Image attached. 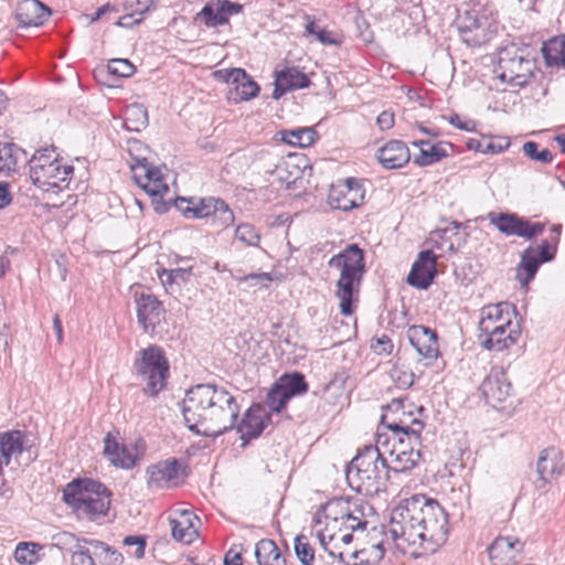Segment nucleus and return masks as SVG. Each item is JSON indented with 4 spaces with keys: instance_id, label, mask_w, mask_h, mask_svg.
I'll use <instances>...</instances> for the list:
<instances>
[{
    "instance_id": "obj_1",
    "label": "nucleus",
    "mask_w": 565,
    "mask_h": 565,
    "mask_svg": "<svg viewBox=\"0 0 565 565\" xmlns=\"http://www.w3.org/2000/svg\"><path fill=\"white\" fill-rule=\"evenodd\" d=\"M388 533L398 550L435 552L448 535V514L440 503L424 494L402 500L391 512Z\"/></svg>"
},
{
    "instance_id": "obj_2",
    "label": "nucleus",
    "mask_w": 565,
    "mask_h": 565,
    "mask_svg": "<svg viewBox=\"0 0 565 565\" xmlns=\"http://www.w3.org/2000/svg\"><path fill=\"white\" fill-rule=\"evenodd\" d=\"M239 405L223 386L206 383L190 387L182 401L185 426L195 435L217 437L233 429Z\"/></svg>"
},
{
    "instance_id": "obj_3",
    "label": "nucleus",
    "mask_w": 565,
    "mask_h": 565,
    "mask_svg": "<svg viewBox=\"0 0 565 565\" xmlns=\"http://www.w3.org/2000/svg\"><path fill=\"white\" fill-rule=\"evenodd\" d=\"M388 437L379 434L376 445H367L350 461L345 469L349 487L363 495L385 490L390 479Z\"/></svg>"
},
{
    "instance_id": "obj_4",
    "label": "nucleus",
    "mask_w": 565,
    "mask_h": 565,
    "mask_svg": "<svg viewBox=\"0 0 565 565\" xmlns=\"http://www.w3.org/2000/svg\"><path fill=\"white\" fill-rule=\"evenodd\" d=\"M315 527L320 545L332 557L342 559L343 552H337L338 535L343 530L351 532L363 531L367 525L363 508L348 501L331 500L322 505L315 514Z\"/></svg>"
},
{
    "instance_id": "obj_5",
    "label": "nucleus",
    "mask_w": 565,
    "mask_h": 565,
    "mask_svg": "<svg viewBox=\"0 0 565 565\" xmlns=\"http://www.w3.org/2000/svg\"><path fill=\"white\" fill-rule=\"evenodd\" d=\"M328 266L340 270L334 296L339 300L341 315L350 317L356 310L365 273L363 249L356 244H351L339 254L333 255L328 262Z\"/></svg>"
},
{
    "instance_id": "obj_6",
    "label": "nucleus",
    "mask_w": 565,
    "mask_h": 565,
    "mask_svg": "<svg viewBox=\"0 0 565 565\" xmlns=\"http://www.w3.org/2000/svg\"><path fill=\"white\" fill-rule=\"evenodd\" d=\"M63 501L78 519L97 521L107 515L111 492L99 480L76 478L63 489Z\"/></svg>"
},
{
    "instance_id": "obj_7",
    "label": "nucleus",
    "mask_w": 565,
    "mask_h": 565,
    "mask_svg": "<svg viewBox=\"0 0 565 565\" xmlns=\"http://www.w3.org/2000/svg\"><path fill=\"white\" fill-rule=\"evenodd\" d=\"M134 370L137 377L145 383V395L156 397L166 388L170 364L161 347L150 344L141 349L134 361Z\"/></svg>"
},
{
    "instance_id": "obj_8",
    "label": "nucleus",
    "mask_w": 565,
    "mask_h": 565,
    "mask_svg": "<svg viewBox=\"0 0 565 565\" xmlns=\"http://www.w3.org/2000/svg\"><path fill=\"white\" fill-rule=\"evenodd\" d=\"M29 166L30 178L40 189L45 185L60 188V182H65L74 171L72 166L61 163L53 147L38 150L29 160Z\"/></svg>"
},
{
    "instance_id": "obj_9",
    "label": "nucleus",
    "mask_w": 565,
    "mask_h": 565,
    "mask_svg": "<svg viewBox=\"0 0 565 565\" xmlns=\"http://www.w3.org/2000/svg\"><path fill=\"white\" fill-rule=\"evenodd\" d=\"M424 412L423 406H416L405 397L393 398L385 407L381 423L393 434H422L425 423L416 416Z\"/></svg>"
},
{
    "instance_id": "obj_10",
    "label": "nucleus",
    "mask_w": 565,
    "mask_h": 565,
    "mask_svg": "<svg viewBox=\"0 0 565 565\" xmlns=\"http://www.w3.org/2000/svg\"><path fill=\"white\" fill-rule=\"evenodd\" d=\"M173 205L188 218L211 217L212 222L220 227H228L235 221L234 213L225 201L214 196L201 199L178 198Z\"/></svg>"
},
{
    "instance_id": "obj_11",
    "label": "nucleus",
    "mask_w": 565,
    "mask_h": 565,
    "mask_svg": "<svg viewBox=\"0 0 565 565\" xmlns=\"http://www.w3.org/2000/svg\"><path fill=\"white\" fill-rule=\"evenodd\" d=\"M498 67L501 71L498 77L502 82L520 87L527 83L532 74V62L513 46L500 52Z\"/></svg>"
},
{
    "instance_id": "obj_12",
    "label": "nucleus",
    "mask_w": 565,
    "mask_h": 565,
    "mask_svg": "<svg viewBox=\"0 0 565 565\" xmlns=\"http://www.w3.org/2000/svg\"><path fill=\"white\" fill-rule=\"evenodd\" d=\"M553 259V252H550L548 245L545 242H541L537 246L531 245L526 247L521 254V260L516 267L515 275L521 287L527 289L540 266Z\"/></svg>"
},
{
    "instance_id": "obj_13",
    "label": "nucleus",
    "mask_w": 565,
    "mask_h": 565,
    "mask_svg": "<svg viewBox=\"0 0 565 565\" xmlns=\"http://www.w3.org/2000/svg\"><path fill=\"white\" fill-rule=\"evenodd\" d=\"M364 199V189L355 178H347L331 185L328 202L332 209L350 211L358 207Z\"/></svg>"
},
{
    "instance_id": "obj_14",
    "label": "nucleus",
    "mask_w": 565,
    "mask_h": 565,
    "mask_svg": "<svg viewBox=\"0 0 565 565\" xmlns=\"http://www.w3.org/2000/svg\"><path fill=\"white\" fill-rule=\"evenodd\" d=\"M486 402L494 408H500L512 394V385L502 366H493L480 385Z\"/></svg>"
},
{
    "instance_id": "obj_15",
    "label": "nucleus",
    "mask_w": 565,
    "mask_h": 565,
    "mask_svg": "<svg viewBox=\"0 0 565 565\" xmlns=\"http://www.w3.org/2000/svg\"><path fill=\"white\" fill-rule=\"evenodd\" d=\"M136 311L138 323L146 333H154L156 328L164 320L163 305L151 294L136 295Z\"/></svg>"
},
{
    "instance_id": "obj_16",
    "label": "nucleus",
    "mask_w": 565,
    "mask_h": 565,
    "mask_svg": "<svg viewBox=\"0 0 565 565\" xmlns=\"http://www.w3.org/2000/svg\"><path fill=\"white\" fill-rule=\"evenodd\" d=\"M243 12V6L230 0L209 1L204 4L195 19L206 28H217L228 24L230 17Z\"/></svg>"
},
{
    "instance_id": "obj_17",
    "label": "nucleus",
    "mask_w": 565,
    "mask_h": 565,
    "mask_svg": "<svg viewBox=\"0 0 565 565\" xmlns=\"http://www.w3.org/2000/svg\"><path fill=\"white\" fill-rule=\"evenodd\" d=\"M436 266L437 257L434 252L430 249L422 250L412 266L407 282L417 289H427L437 275Z\"/></svg>"
},
{
    "instance_id": "obj_18",
    "label": "nucleus",
    "mask_w": 565,
    "mask_h": 565,
    "mask_svg": "<svg viewBox=\"0 0 565 565\" xmlns=\"http://www.w3.org/2000/svg\"><path fill=\"white\" fill-rule=\"evenodd\" d=\"M519 337V327L512 329V324L502 321V324L499 327H489L486 324V330L480 331L479 339L484 349L500 352L514 344Z\"/></svg>"
},
{
    "instance_id": "obj_19",
    "label": "nucleus",
    "mask_w": 565,
    "mask_h": 565,
    "mask_svg": "<svg viewBox=\"0 0 565 565\" xmlns=\"http://www.w3.org/2000/svg\"><path fill=\"white\" fill-rule=\"evenodd\" d=\"M461 226L457 221L449 222L446 226L430 232L428 242L431 247L443 253H455L466 243L467 234L460 231Z\"/></svg>"
},
{
    "instance_id": "obj_20",
    "label": "nucleus",
    "mask_w": 565,
    "mask_h": 565,
    "mask_svg": "<svg viewBox=\"0 0 565 565\" xmlns=\"http://www.w3.org/2000/svg\"><path fill=\"white\" fill-rule=\"evenodd\" d=\"M407 338L423 358L428 360L438 358L439 347L436 331L426 326H413L407 331Z\"/></svg>"
},
{
    "instance_id": "obj_21",
    "label": "nucleus",
    "mask_w": 565,
    "mask_h": 565,
    "mask_svg": "<svg viewBox=\"0 0 565 565\" xmlns=\"http://www.w3.org/2000/svg\"><path fill=\"white\" fill-rule=\"evenodd\" d=\"M563 467L564 463L559 450L554 447L543 449L536 462V472L539 475L536 488L543 489L552 479L558 477L562 473Z\"/></svg>"
},
{
    "instance_id": "obj_22",
    "label": "nucleus",
    "mask_w": 565,
    "mask_h": 565,
    "mask_svg": "<svg viewBox=\"0 0 565 565\" xmlns=\"http://www.w3.org/2000/svg\"><path fill=\"white\" fill-rule=\"evenodd\" d=\"M180 463L177 459L159 461L147 469V483L150 489H163L174 482L180 475Z\"/></svg>"
},
{
    "instance_id": "obj_23",
    "label": "nucleus",
    "mask_w": 565,
    "mask_h": 565,
    "mask_svg": "<svg viewBox=\"0 0 565 565\" xmlns=\"http://www.w3.org/2000/svg\"><path fill=\"white\" fill-rule=\"evenodd\" d=\"M376 158L383 168L398 169L411 160L409 149L402 140H390L376 151Z\"/></svg>"
},
{
    "instance_id": "obj_24",
    "label": "nucleus",
    "mask_w": 565,
    "mask_h": 565,
    "mask_svg": "<svg viewBox=\"0 0 565 565\" xmlns=\"http://www.w3.org/2000/svg\"><path fill=\"white\" fill-rule=\"evenodd\" d=\"M265 408L259 404L252 405L245 412L242 420L236 426L237 431L241 434V438L244 440V445L263 433L265 428Z\"/></svg>"
},
{
    "instance_id": "obj_25",
    "label": "nucleus",
    "mask_w": 565,
    "mask_h": 565,
    "mask_svg": "<svg viewBox=\"0 0 565 565\" xmlns=\"http://www.w3.org/2000/svg\"><path fill=\"white\" fill-rule=\"evenodd\" d=\"M28 449L26 434L23 430L12 429L0 433V462L4 466L10 465L12 457L17 459Z\"/></svg>"
},
{
    "instance_id": "obj_26",
    "label": "nucleus",
    "mask_w": 565,
    "mask_h": 565,
    "mask_svg": "<svg viewBox=\"0 0 565 565\" xmlns=\"http://www.w3.org/2000/svg\"><path fill=\"white\" fill-rule=\"evenodd\" d=\"M413 146L419 148V154L414 158V163L418 167H427L439 162L448 157V150L452 149V145L446 141L431 143L429 140H415Z\"/></svg>"
},
{
    "instance_id": "obj_27",
    "label": "nucleus",
    "mask_w": 565,
    "mask_h": 565,
    "mask_svg": "<svg viewBox=\"0 0 565 565\" xmlns=\"http://www.w3.org/2000/svg\"><path fill=\"white\" fill-rule=\"evenodd\" d=\"M50 14L51 10L39 0H24L15 15L21 26L29 28L42 25Z\"/></svg>"
},
{
    "instance_id": "obj_28",
    "label": "nucleus",
    "mask_w": 565,
    "mask_h": 565,
    "mask_svg": "<svg viewBox=\"0 0 565 565\" xmlns=\"http://www.w3.org/2000/svg\"><path fill=\"white\" fill-rule=\"evenodd\" d=\"M104 455L115 466L122 469H131L136 465V458L130 450L108 433L104 438Z\"/></svg>"
},
{
    "instance_id": "obj_29",
    "label": "nucleus",
    "mask_w": 565,
    "mask_h": 565,
    "mask_svg": "<svg viewBox=\"0 0 565 565\" xmlns=\"http://www.w3.org/2000/svg\"><path fill=\"white\" fill-rule=\"evenodd\" d=\"M510 310L515 311V307L505 301L484 306L481 309L479 330H486V324L489 327H499L502 324V321L508 322V324H512Z\"/></svg>"
},
{
    "instance_id": "obj_30",
    "label": "nucleus",
    "mask_w": 565,
    "mask_h": 565,
    "mask_svg": "<svg viewBox=\"0 0 565 565\" xmlns=\"http://www.w3.org/2000/svg\"><path fill=\"white\" fill-rule=\"evenodd\" d=\"M523 550V543L515 537L499 536L489 546V557L500 562L514 559Z\"/></svg>"
},
{
    "instance_id": "obj_31",
    "label": "nucleus",
    "mask_w": 565,
    "mask_h": 565,
    "mask_svg": "<svg viewBox=\"0 0 565 565\" xmlns=\"http://www.w3.org/2000/svg\"><path fill=\"white\" fill-rule=\"evenodd\" d=\"M234 85L230 90V99L234 102L249 100L259 93V85L247 74L245 70L234 72Z\"/></svg>"
},
{
    "instance_id": "obj_32",
    "label": "nucleus",
    "mask_w": 565,
    "mask_h": 565,
    "mask_svg": "<svg viewBox=\"0 0 565 565\" xmlns=\"http://www.w3.org/2000/svg\"><path fill=\"white\" fill-rule=\"evenodd\" d=\"M391 444V439L388 438V445ZM390 457L391 461L388 462L390 470L393 472H407L414 469L422 459L420 450H399V449H390L386 452V457Z\"/></svg>"
},
{
    "instance_id": "obj_33",
    "label": "nucleus",
    "mask_w": 565,
    "mask_h": 565,
    "mask_svg": "<svg viewBox=\"0 0 565 565\" xmlns=\"http://www.w3.org/2000/svg\"><path fill=\"white\" fill-rule=\"evenodd\" d=\"M193 519H198L189 511H182L179 519H171V532L175 541L190 544L196 536V530L192 523Z\"/></svg>"
},
{
    "instance_id": "obj_34",
    "label": "nucleus",
    "mask_w": 565,
    "mask_h": 565,
    "mask_svg": "<svg viewBox=\"0 0 565 565\" xmlns=\"http://www.w3.org/2000/svg\"><path fill=\"white\" fill-rule=\"evenodd\" d=\"M258 565H286V559L273 540L264 539L255 545Z\"/></svg>"
},
{
    "instance_id": "obj_35",
    "label": "nucleus",
    "mask_w": 565,
    "mask_h": 565,
    "mask_svg": "<svg viewBox=\"0 0 565 565\" xmlns=\"http://www.w3.org/2000/svg\"><path fill=\"white\" fill-rule=\"evenodd\" d=\"M26 160L23 149L12 142L0 143V172L10 174L18 168L20 161Z\"/></svg>"
},
{
    "instance_id": "obj_36",
    "label": "nucleus",
    "mask_w": 565,
    "mask_h": 565,
    "mask_svg": "<svg viewBox=\"0 0 565 565\" xmlns=\"http://www.w3.org/2000/svg\"><path fill=\"white\" fill-rule=\"evenodd\" d=\"M542 54L547 66L565 68V35L545 42Z\"/></svg>"
},
{
    "instance_id": "obj_37",
    "label": "nucleus",
    "mask_w": 565,
    "mask_h": 565,
    "mask_svg": "<svg viewBox=\"0 0 565 565\" xmlns=\"http://www.w3.org/2000/svg\"><path fill=\"white\" fill-rule=\"evenodd\" d=\"M497 33V23L487 14L481 13V20L471 34H468L465 43L470 46H480L489 42Z\"/></svg>"
},
{
    "instance_id": "obj_38",
    "label": "nucleus",
    "mask_w": 565,
    "mask_h": 565,
    "mask_svg": "<svg viewBox=\"0 0 565 565\" xmlns=\"http://www.w3.org/2000/svg\"><path fill=\"white\" fill-rule=\"evenodd\" d=\"M275 383L279 385L290 399L295 396L303 395L308 391V383L305 375L300 372L286 373Z\"/></svg>"
},
{
    "instance_id": "obj_39",
    "label": "nucleus",
    "mask_w": 565,
    "mask_h": 565,
    "mask_svg": "<svg viewBox=\"0 0 565 565\" xmlns=\"http://www.w3.org/2000/svg\"><path fill=\"white\" fill-rule=\"evenodd\" d=\"M275 75L280 78V83L291 90L307 88L311 84L309 77L295 66H286L280 71H275Z\"/></svg>"
},
{
    "instance_id": "obj_40",
    "label": "nucleus",
    "mask_w": 565,
    "mask_h": 565,
    "mask_svg": "<svg viewBox=\"0 0 565 565\" xmlns=\"http://www.w3.org/2000/svg\"><path fill=\"white\" fill-rule=\"evenodd\" d=\"M491 223L503 234L521 236L522 217L511 213L490 214Z\"/></svg>"
},
{
    "instance_id": "obj_41",
    "label": "nucleus",
    "mask_w": 565,
    "mask_h": 565,
    "mask_svg": "<svg viewBox=\"0 0 565 565\" xmlns=\"http://www.w3.org/2000/svg\"><path fill=\"white\" fill-rule=\"evenodd\" d=\"M282 141L291 145L298 146L300 148H306L311 146L317 137V131L310 127L297 128L292 130H284Z\"/></svg>"
},
{
    "instance_id": "obj_42",
    "label": "nucleus",
    "mask_w": 565,
    "mask_h": 565,
    "mask_svg": "<svg viewBox=\"0 0 565 565\" xmlns=\"http://www.w3.org/2000/svg\"><path fill=\"white\" fill-rule=\"evenodd\" d=\"M84 542L92 545L95 550V556L100 559L102 563L106 565H121L124 562V556L117 550L107 545L106 543L97 540H84Z\"/></svg>"
},
{
    "instance_id": "obj_43",
    "label": "nucleus",
    "mask_w": 565,
    "mask_h": 565,
    "mask_svg": "<svg viewBox=\"0 0 565 565\" xmlns=\"http://www.w3.org/2000/svg\"><path fill=\"white\" fill-rule=\"evenodd\" d=\"M130 168L135 179L138 173L141 175V181H163L160 169L149 163L146 156H137L136 163H130Z\"/></svg>"
},
{
    "instance_id": "obj_44",
    "label": "nucleus",
    "mask_w": 565,
    "mask_h": 565,
    "mask_svg": "<svg viewBox=\"0 0 565 565\" xmlns=\"http://www.w3.org/2000/svg\"><path fill=\"white\" fill-rule=\"evenodd\" d=\"M467 147L482 153H501L510 147V140L508 138H500L499 141L470 139Z\"/></svg>"
},
{
    "instance_id": "obj_45",
    "label": "nucleus",
    "mask_w": 565,
    "mask_h": 565,
    "mask_svg": "<svg viewBox=\"0 0 565 565\" xmlns=\"http://www.w3.org/2000/svg\"><path fill=\"white\" fill-rule=\"evenodd\" d=\"M126 114L125 125L129 130L139 131L148 125V111L142 105H132Z\"/></svg>"
},
{
    "instance_id": "obj_46",
    "label": "nucleus",
    "mask_w": 565,
    "mask_h": 565,
    "mask_svg": "<svg viewBox=\"0 0 565 565\" xmlns=\"http://www.w3.org/2000/svg\"><path fill=\"white\" fill-rule=\"evenodd\" d=\"M422 434H416V436H413L411 434H393L391 439L392 446H390V449H399V450H406L408 452L412 450H420L422 448Z\"/></svg>"
},
{
    "instance_id": "obj_47",
    "label": "nucleus",
    "mask_w": 565,
    "mask_h": 565,
    "mask_svg": "<svg viewBox=\"0 0 565 565\" xmlns=\"http://www.w3.org/2000/svg\"><path fill=\"white\" fill-rule=\"evenodd\" d=\"M294 550L297 558L302 565H313L315 548L305 535L300 534L295 537Z\"/></svg>"
},
{
    "instance_id": "obj_48",
    "label": "nucleus",
    "mask_w": 565,
    "mask_h": 565,
    "mask_svg": "<svg viewBox=\"0 0 565 565\" xmlns=\"http://www.w3.org/2000/svg\"><path fill=\"white\" fill-rule=\"evenodd\" d=\"M289 401L288 395H286L277 383H274L267 393L265 404L270 412L280 413Z\"/></svg>"
},
{
    "instance_id": "obj_49",
    "label": "nucleus",
    "mask_w": 565,
    "mask_h": 565,
    "mask_svg": "<svg viewBox=\"0 0 565 565\" xmlns=\"http://www.w3.org/2000/svg\"><path fill=\"white\" fill-rule=\"evenodd\" d=\"M235 237L246 246H258L260 242V234L254 225L249 223H241L235 230Z\"/></svg>"
},
{
    "instance_id": "obj_50",
    "label": "nucleus",
    "mask_w": 565,
    "mask_h": 565,
    "mask_svg": "<svg viewBox=\"0 0 565 565\" xmlns=\"http://www.w3.org/2000/svg\"><path fill=\"white\" fill-rule=\"evenodd\" d=\"M39 545L35 543L21 542L14 551V558L20 564H34L38 561Z\"/></svg>"
},
{
    "instance_id": "obj_51",
    "label": "nucleus",
    "mask_w": 565,
    "mask_h": 565,
    "mask_svg": "<svg viewBox=\"0 0 565 565\" xmlns=\"http://www.w3.org/2000/svg\"><path fill=\"white\" fill-rule=\"evenodd\" d=\"M480 20L481 14L475 11H467L463 15L458 18L457 28L463 42L468 38V34H471L472 30L478 26Z\"/></svg>"
},
{
    "instance_id": "obj_52",
    "label": "nucleus",
    "mask_w": 565,
    "mask_h": 565,
    "mask_svg": "<svg viewBox=\"0 0 565 565\" xmlns=\"http://www.w3.org/2000/svg\"><path fill=\"white\" fill-rule=\"evenodd\" d=\"M107 68L110 75L117 77H129L136 72L135 65L127 58H113Z\"/></svg>"
},
{
    "instance_id": "obj_53",
    "label": "nucleus",
    "mask_w": 565,
    "mask_h": 565,
    "mask_svg": "<svg viewBox=\"0 0 565 565\" xmlns=\"http://www.w3.org/2000/svg\"><path fill=\"white\" fill-rule=\"evenodd\" d=\"M522 150L531 160L550 163L553 160V153L548 149L539 151V143L535 141H526Z\"/></svg>"
},
{
    "instance_id": "obj_54",
    "label": "nucleus",
    "mask_w": 565,
    "mask_h": 565,
    "mask_svg": "<svg viewBox=\"0 0 565 565\" xmlns=\"http://www.w3.org/2000/svg\"><path fill=\"white\" fill-rule=\"evenodd\" d=\"M53 545L60 550H68L72 553L74 550H79L83 547L81 545L79 540L70 532H60L53 535L52 537Z\"/></svg>"
},
{
    "instance_id": "obj_55",
    "label": "nucleus",
    "mask_w": 565,
    "mask_h": 565,
    "mask_svg": "<svg viewBox=\"0 0 565 565\" xmlns=\"http://www.w3.org/2000/svg\"><path fill=\"white\" fill-rule=\"evenodd\" d=\"M137 183L152 198L162 196L169 191L164 181H141V175L136 173Z\"/></svg>"
},
{
    "instance_id": "obj_56",
    "label": "nucleus",
    "mask_w": 565,
    "mask_h": 565,
    "mask_svg": "<svg viewBox=\"0 0 565 565\" xmlns=\"http://www.w3.org/2000/svg\"><path fill=\"white\" fill-rule=\"evenodd\" d=\"M545 227L544 223H532L522 217L521 236L526 239H532L543 233Z\"/></svg>"
},
{
    "instance_id": "obj_57",
    "label": "nucleus",
    "mask_w": 565,
    "mask_h": 565,
    "mask_svg": "<svg viewBox=\"0 0 565 565\" xmlns=\"http://www.w3.org/2000/svg\"><path fill=\"white\" fill-rule=\"evenodd\" d=\"M147 11V6L142 9H134L132 13L121 17L116 24L122 28H134L135 25L141 23L143 20V14Z\"/></svg>"
},
{
    "instance_id": "obj_58",
    "label": "nucleus",
    "mask_w": 565,
    "mask_h": 565,
    "mask_svg": "<svg viewBox=\"0 0 565 565\" xmlns=\"http://www.w3.org/2000/svg\"><path fill=\"white\" fill-rule=\"evenodd\" d=\"M124 544L136 547L132 555L136 558H142L146 550V537L142 535H128L124 539Z\"/></svg>"
},
{
    "instance_id": "obj_59",
    "label": "nucleus",
    "mask_w": 565,
    "mask_h": 565,
    "mask_svg": "<svg viewBox=\"0 0 565 565\" xmlns=\"http://www.w3.org/2000/svg\"><path fill=\"white\" fill-rule=\"evenodd\" d=\"M72 565H95V563L89 551L83 546L79 550H74Z\"/></svg>"
},
{
    "instance_id": "obj_60",
    "label": "nucleus",
    "mask_w": 565,
    "mask_h": 565,
    "mask_svg": "<svg viewBox=\"0 0 565 565\" xmlns=\"http://www.w3.org/2000/svg\"><path fill=\"white\" fill-rule=\"evenodd\" d=\"M552 236L550 239H542L541 242H545L548 245L550 252H553V257L555 258L557 245L559 243V236L562 233V225L561 224H554L551 227Z\"/></svg>"
},
{
    "instance_id": "obj_61",
    "label": "nucleus",
    "mask_w": 565,
    "mask_h": 565,
    "mask_svg": "<svg viewBox=\"0 0 565 565\" xmlns=\"http://www.w3.org/2000/svg\"><path fill=\"white\" fill-rule=\"evenodd\" d=\"M128 152L132 159L131 163H136V157L143 156V152H148V147L140 140L132 139L128 141Z\"/></svg>"
},
{
    "instance_id": "obj_62",
    "label": "nucleus",
    "mask_w": 565,
    "mask_h": 565,
    "mask_svg": "<svg viewBox=\"0 0 565 565\" xmlns=\"http://www.w3.org/2000/svg\"><path fill=\"white\" fill-rule=\"evenodd\" d=\"M250 341H253V334L248 330L239 332L235 338V344L242 352L250 350Z\"/></svg>"
},
{
    "instance_id": "obj_63",
    "label": "nucleus",
    "mask_w": 565,
    "mask_h": 565,
    "mask_svg": "<svg viewBox=\"0 0 565 565\" xmlns=\"http://www.w3.org/2000/svg\"><path fill=\"white\" fill-rule=\"evenodd\" d=\"M170 275L174 276L177 281V286L180 287L182 284H185L190 280L192 276V267L188 268H173Z\"/></svg>"
},
{
    "instance_id": "obj_64",
    "label": "nucleus",
    "mask_w": 565,
    "mask_h": 565,
    "mask_svg": "<svg viewBox=\"0 0 565 565\" xmlns=\"http://www.w3.org/2000/svg\"><path fill=\"white\" fill-rule=\"evenodd\" d=\"M381 130L391 129L394 126V114L390 111H382L376 119Z\"/></svg>"
}]
</instances>
